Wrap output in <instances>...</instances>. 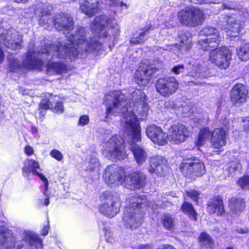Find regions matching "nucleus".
I'll list each match as a JSON object with an SVG mask.
<instances>
[{"instance_id":"nucleus-1","label":"nucleus","mask_w":249,"mask_h":249,"mask_svg":"<svg viewBox=\"0 0 249 249\" xmlns=\"http://www.w3.org/2000/svg\"><path fill=\"white\" fill-rule=\"evenodd\" d=\"M69 44L67 46L47 44L37 53L29 51L20 64L16 58H9V71L17 72L23 67L27 70L40 69L44 64L45 60L54 57L72 60L76 57H82L87 52H98L102 49V44L96 36H87V31L82 27H78L75 35L67 36Z\"/></svg>"},{"instance_id":"nucleus-2","label":"nucleus","mask_w":249,"mask_h":249,"mask_svg":"<svg viewBox=\"0 0 249 249\" xmlns=\"http://www.w3.org/2000/svg\"><path fill=\"white\" fill-rule=\"evenodd\" d=\"M106 107L105 121L112 116L122 115V125L124 127L126 120H129V124H132L135 117V121L138 122L136 113L142 117H146L148 114L149 106L147 99L144 92L140 89H135L130 93L128 101L125 96L120 91L114 90L108 92L104 99Z\"/></svg>"},{"instance_id":"nucleus-3","label":"nucleus","mask_w":249,"mask_h":249,"mask_svg":"<svg viewBox=\"0 0 249 249\" xmlns=\"http://www.w3.org/2000/svg\"><path fill=\"white\" fill-rule=\"evenodd\" d=\"M132 119L134 121L132 124H129V120L126 119V123L123 127L127 137L123 138L120 136H112L105 143L103 154L112 160H123L126 157L124 143L127 142L136 162L138 165H142L146 161L148 155L142 147L136 143L141 140V128L135 117Z\"/></svg>"},{"instance_id":"nucleus-4","label":"nucleus","mask_w":249,"mask_h":249,"mask_svg":"<svg viewBox=\"0 0 249 249\" xmlns=\"http://www.w3.org/2000/svg\"><path fill=\"white\" fill-rule=\"evenodd\" d=\"M127 206L123 216V221L127 228L135 229L140 226L142 221V214L140 208L151 207L153 209L162 207L160 203L152 204L145 196L136 194L126 200Z\"/></svg>"},{"instance_id":"nucleus-5","label":"nucleus","mask_w":249,"mask_h":249,"mask_svg":"<svg viewBox=\"0 0 249 249\" xmlns=\"http://www.w3.org/2000/svg\"><path fill=\"white\" fill-rule=\"evenodd\" d=\"M16 237L11 231L7 230L3 226L0 225V249H33L42 247L40 238L36 236L26 237L21 243L17 244L15 248Z\"/></svg>"},{"instance_id":"nucleus-6","label":"nucleus","mask_w":249,"mask_h":249,"mask_svg":"<svg viewBox=\"0 0 249 249\" xmlns=\"http://www.w3.org/2000/svg\"><path fill=\"white\" fill-rule=\"evenodd\" d=\"M100 199L103 202L99 205V210L103 215L112 218L119 212L121 203L117 194L105 191L101 195Z\"/></svg>"},{"instance_id":"nucleus-7","label":"nucleus","mask_w":249,"mask_h":249,"mask_svg":"<svg viewBox=\"0 0 249 249\" xmlns=\"http://www.w3.org/2000/svg\"><path fill=\"white\" fill-rule=\"evenodd\" d=\"M200 36H205L206 38H200L198 43L202 50L212 49L218 47L220 40V36L217 29L212 26H207L201 29Z\"/></svg>"},{"instance_id":"nucleus-8","label":"nucleus","mask_w":249,"mask_h":249,"mask_svg":"<svg viewBox=\"0 0 249 249\" xmlns=\"http://www.w3.org/2000/svg\"><path fill=\"white\" fill-rule=\"evenodd\" d=\"M210 51L209 60L216 66L221 69L228 68L230 60L231 59V53L230 49L226 47L219 48L213 47L212 49L204 50Z\"/></svg>"},{"instance_id":"nucleus-9","label":"nucleus","mask_w":249,"mask_h":249,"mask_svg":"<svg viewBox=\"0 0 249 249\" xmlns=\"http://www.w3.org/2000/svg\"><path fill=\"white\" fill-rule=\"evenodd\" d=\"M49 17H41L39 19V24L41 26H45L46 24L54 25V27L59 31H63L64 34L68 33L73 29V22L71 17H56L55 18L48 19Z\"/></svg>"},{"instance_id":"nucleus-10","label":"nucleus","mask_w":249,"mask_h":249,"mask_svg":"<svg viewBox=\"0 0 249 249\" xmlns=\"http://www.w3.org/2000/svg\"><path fill=\"white\" fill-rule=\"evenodd\" d=\"M103 178L107 185L118 186L124 182V171L115 165L108 166L105 169Z\"/></svg>"},{"instance_id":"nucleus-11","label":"nucleus","mask_w":249,"mask_h":249,"mask_svg":"<svg viewBox=\"0 0 249 249\" xmlns=\"http://www.w3.org/2000/svg\"><path fill=\"white\" fill-rule=\"evenodd\" d=\"M178 88V82L174 77L159 79L156 84L158 93L164 97H168L175 93Z\"/></svg>"},{"instance_id":"nucleus-12","label":"nucleus","mask_w":249,"mask_h":249,"mask_svg":"<svg viewBox=\"0 0 249 249\" xmlns=\"http://www.w3.org/2000/svg\"><path fill=\"white\" fill-rule=\"evenodd\" d=\"M181 171L185 174L186 172V175L193 177H200L204 175L205 172V169L204 163L196 158L188 160L182 163Z\"/></svg>"},{"instance_id":"nucleus-13","label":"nucleus","mask_w":249,"mask_h":249,"mask_svg":"<svg viewBox=\"0 0 249 249\" xmlns=\"http://www.w3.org/2000/svg\"><path fill=\"white\" fill-rule=\"evenodd\" d=\"M21 38L22 37L18 35V32L12 28L4 31L0 36V42L3 41L6 47L16 50L21 47Z\"/></svg>"},{"instance_id":"nucleus-14","label":"nucleus","mask_w":249,"mask_h":249,"mask_svg":"<svg viewBox=\"0 0 249 249\" xmlns=\"http://www.w3.org/2000/svg\"><path fill=\"white\" fill-rule=\"evenodd\" d=\"M158 70L159 68L154 64L140 66L134 75L135 82L142 86L147 84L150 79L151 75Z\"/></svg>"},{"instance_id":"nucleus-15","label":"nucleus","mask_w":249,"mask_h":249,"mask_svg":"<svg viewBox=\"0 0 249 249\" xmlns=\"http://www.w3.org/2000/svg\"><path fill=\"white\" fill-rule=\"evenodd\" d=\"M146 176L141 172H134L125 176L124 184L126 188L135 190L142 188L146 182Z\"/></svg>"},{"instance_id":"nucleus-16","label":"nucleus","mask_w":249,"mask_h":249,"mask_svg":"<svg viewBox=\"0 0 249 249\" xmlns=\"http://www.w3.org/2000/svg\"><path fill=\"white\" fill-rule=\"evenodd\" d=\"M188 136L189 132L187 128L179 123L174 124L170 127L167 136L170 141L176 143L184 142Z\"/></svg>"},{"instance_id":"nucleus-17","label":"nucleus","mask_w":249,"mask_h":249,"mask_svg":"<svg viewBox=\"0 0 249 249\" xmlns=\"http://www.w3.org/2000/svg\"><path fill=\"white\" fill-rule=\"evenodd\" d=\"M38 171H40V168L37 161L32 159H28L24 162V166L22 168L23 175L25 177H27L29 173H32L33 175L38 176L44 184V189L46 190L48 188V180L45 176L43 174L40 173Z\"/></svg>"},{"instance_id":"nucleus-18","label":"nucleus","mask_w":249,"mask_h":249,"mask_svg":"<svg viewBox=\"0 0 249 249\" xmlns=\"http://www.w3.org/2000/svg\"><path fill=\"white\" fill-rule=\"evenodd\" d=\"M178 41L180 42L178 44L168 46L163 49L173 51L178 49L181 53H185L189 51L191 46L192 41L191 34L188 31L182 32L178 36Z\"/></svg>"},{"instance_id":"nucleus-19","label":"nucleus","mask_w":249,"mask_h":249,"mask_svg":"<svg viewBox=\"0 0 249 249\" xmlns=\"http://www.w3.org/2000/svg\"><path fill=\"white\" fill-rule=\"evenodd\" d=\"M146 135L155 143L164 145L167 143V135L161 128L155 125H150L147 127Z\"/></svg>"},{"instance_id":"nucleus-20","label":"nucleus","mask_w":249,"mask_h":249,"mask_svg":"<svg viewBox=\"0 0 249 249\" xmlns=\"http://www.w3.org/2000/svg\"><path fill=\"white\" fill-rule=\"evenodd\" d=\"M248 91L242 84L238 83L232 89L231 92V100L234 105H240L247 100Z\"/></svg>"},{"instance_id":"nucleus-21","label":"nucleus","mask_w":249,"mask_h":249,"mask_svg":"<svg viewBox=\"0 0 249 249\" xmlns=\"http://www.w3.org/2000/svg\"><path fill=\"white\" fill-rule=\"evenodd\" d=\"M166 160L160 156H153L150 159L149 172L155 173L157 176H162L164 171L167 168Z\"/></svg>"},{"instance_id":"nucleus-22","label":"nucleus","mask_w":249,"mask_h":249,"mask_svg":"<svg viewBox=\"0 0 249 249\" xmlns=\"http://www.w3.org/2000/svg\"><path fill=\"white\" fill-rule=\"evenodd\" d=\"M227 22L228 26L227 27V36L231 37L238 36L244 27V22L239 19H235L234 17H228Z\"/></svg>"},{"instance_id":"nucleus-23","label":"nucleus","mask_w":249,"mask_h":249,"mask_svg":"<svg viewBox=\"0 0 249 249\" xmlns=\"http://www.w3.org/2000/svg\"><path fill=\"white\" fill-rule=\"evenodd\" d=\"M226 132L222 128H215L212 132L210 142L213 147L220 149L226 144Z\"/></svg>"},{"instance_id":"nucleus-24","label":"nucleus","mask_w":249,"mask_h":249,"mask_svg":"<svg viewBox=\"0 0 249 249\" xmlns=\"http://www.w3.org/2000/svg\"><path fill=\"white\" fill-rule=\"evenodd\" d=\"M207 209L210 213H216L218 215L223 214L225 210L222 197L216 196L211 198L208 202Z\"/></svg>"},{"instance_id":"nucleus-25","label":"nucleus","mask_w":249,"mask_h":249,"mask_svg":"<svg viewBox=\"0 0 249 249\" xmlns=\"http://www.w3.org/2000/svg\"><path fill=\"white\" fill-rule=\"evenodd\" d=\"M102 17H95L92 23L90 28L93 33L97 34L100 37H107V33L105 30L106 27L108 25L106 18H102Z\"/></svg>"},{"instance_id":"nucleus-26","label":"nucleus","mask_w":249,"mask_h":249,"mask_svg":"<svg viewBox=\"0 0 249 249\" xmlns=\"http://www.w3.org/2000/svg\"><path fill=\"white\" fill-rule=\"evenodd\" d=\"M53 7L48 4L39 3L37 6H33L29 9L28 14H34L36 16H47L53 14Z\"/></svg>"},{"instance_id":"nucleus-27","label":"nucleus","mask_w":249,"mask_h":249,"mask_svg":"<svg viewBox=\"0 0 249 249\" xmlns=\"http://www.w3.org/2000/svg\"><path fill=\"white\" fill-rule=\"evenodd\" d=\"M68 68L66 64L61 62H50L47 65V71L49 74H62L66 73Z\"/></svg>"},{"instance_id":"nucleus-28","label":"nucleus","mask_w":249,"mask_h":249,"mask_svg":"<svg viewBox=\"0 0 249 249\" xmlns=\"http://www.w3.org/2000/svg\"><path fill=\"white\" fill-rule=\"evenodd\" d=\"M229 206L232 213L238 214L245 210L246 203L242 198L232 197L229 200Z\"/></svg>"},{"instance_id":"nucleus-29","label":"nucleus","mask_w":249,"mask_h":249,"mask_svg":"<svg viewBox=\"0 0 249 249\" xmlns=\"http://www.w3.org/2000/svg\"><path fill=\"white\" fill-rule=\"evenodd\" d=\"M180 23L187 26L201 25L205 20L204 17H178Z\"/></svg>"},{"instance_id":"nucleus-30","label":"nucleus","mask_w":249,"mask_h":249,"mask_svg":"<svg viewBox=\"0 0 249 249\" xmlns=\"http://www.w3.org/2000/svg\"><path fill=\"white\" fill-rule=\"evenodd\" d=\"M88 165L86 167V170L90 172H98L99 171L100 165L98 160L97 158L96 153H93L88 156L87 159Z\"/></svg>"},{"instance_id":"nucleus-31","label":"nucleus","mask_w":249,"mask_h":249,"mask_svg":"<svg viewBox=\"0 0 249 249\" xmlns=\"http://www.w3.org/2000/svg\"><path fill=\"white\" fill-rule=\"evenodd\" d=\"M190 65H192V67H190V69H192V71L191 72V75L192 76H196L197 77H205L206 75L203 72H205V69L203 67H201L200 63L198 62H194V61H192L190 62Z\"/></svg>"},{"instance_id":"nucleus-32","label":"nucleus","mask_w":249,"mask_h":249,"mask_svg":"<svg viewBox=\"0 0 249 249\" xmlns=\"http://www.w3.org/2000/svg\"><path fill=\"white\" fill-rule=\"evenodd\" d=\"M178 16H202V12L197 7L187 6L178 12Z\"/></svg>"},{"instance_id":"nucleus-33","label":"nucleus","mask_w":249,"mask_h":249,"mask_svg":"<svg viewBox=\"0 0 249 249\" xmlns=\"http://www.w3.org/2000/svg\"><path fill=\"white\" fill-rule=\"evenodd\" d=\"M181 210L183 213L187 214L190 218L196 221L197 214L191 203L184 201L181 206Z\"/></svg>"},{"instance_id":"nucleus-34","label":"nucleus","mask_w":249,"mask_h":249,"mask_svg":"<svg viewBox=\"0 0 249 249\" xmlns=\"http://www.w3.org/2000/svg\"><path fill=\"white\" fill-rule=\"evenodd\" d=\"M212 132L208 128H204L200 131L197 141V145H201L208 139H210Z\"/></svg>"},{"instance_id":"nucleus-35","label":"nucleus","mask_w":249,"mask_h":249,"mask_svg":"<svg viewBox=\"0 0 249 249\" xmlns=\"http://www.w3.org/2000/svg\"><path fill=\"white\" fill-rule=\"evenodd\" d=\"M237 54L243 61L249 59V43H245L237 50Z\"/></svg>"},{"instance_id":"nucleus-36","label":"nucleus","mask_w":249,"mask_h":249,"mask_svg":"<svg viewBox=\"0 0 249 249\" xmlns=\"http://www.w3.org/2000/svg\"><path fill=\"white\" fill-rule=\"evenodd\" d=\"M199 242L203 247L206 246L207 249H212L213 241L211 236L207 233H201L199 237Z\"/></svg>"},{"instance_id":"nucleus-37","label":"nucleus","mask_w":249,"mask_h":249,"mask_svg":"<svg viewBox=\"0 0 249 249\" xmlns=\"http://www.w3.org/2000/svg\"><path fill=\"white\" fill-rule=\"evenodd\" d=\"M163 225L167 230H171L174 227V220L169 215L165 214L162 218Z\"/></svg>"},{"instance_id":"nucleus-38","label":"nucleus","mask_w":249,"mask_h":249,"mask_svg":"<svg viewBox=\"0 0 249 249\" xmlns=\"http://www.w3.org/2000/svg\"><path fill=\"white\" fill-rule=\"evenodd\" d=\"M148 29H145L143 32L139 34V36L138 37L133 38L130 40V43L133 44H138L142 43V42H144L147 36L146 33L148 31Z\"/></svg>"},{"instance_id":"nucleus-39","label":"nucleus","mask_w":249,"mask_h":249,"mask_svg":"<svg viewBox=\"0 0 249 249\" xmlns=\"http://www.w3.org/2000/svg\"><path fill=\"white\" fill-rule=\"evenodd\" d=\"M51 99V98H50L48 100H47L46 99H42L39 104L40 109H44L45 110L48 109L53 108V105Z\"/></svg>"},{"instance_id":"nucleus-40","label":"nucleus","mask_w":249,"mask_h":249,"mask_svg":"<svg viewBox=\"0 0 249 249\" xmlns=\"http://www.w3.org/2000/svg\"><path fill=\"white\" fill-rule=\"evenodd\" d=\"M238 184L244 190L249 189V176H244L238 181Z\"/></svg>"},{"instance_id":"nucleus-41","label":"nucleus","mask_w":249,"mask_h":249,"mask_svg":"<svg viewBox=\"0 0 249 249\" xmlns=\"http://www.w3.org/2000/svg\"><path fill=\"white\" fill-rule=\"evenodd\" d=\"M50 154L52 158L55 159L58 161H61L63 160V156L62 154L60 151H59L57 149H53L50 152Z\"/></svg>"},{"instance_id":"nucleus-42","label":"nucleus","mask_w":249,"mask_h":249,"mask_svg":"<svg viewBox=\"0 0 249 249\" xmlns=\"http://www.w3.org/2000/svg\"><path fill=\"white\" fill-rule=\"evenodd\" d=\"M53 111L57 114H61L64 112V107L62 101H58L56 103Z\"/></svg>"},{"instance_id":"nucleus-43","label":"nucleus","mask_w":249,"mask_h":249,"mask_svg":"<svg viewBox=\"0 0 249 249\" xmlns=\"http://www.w3.org/2000/svg\"><path fill=\"white\" fill-rule=\"evenodd\" d=\"M108 4L111 6H114L118 7H122L124 6L127 8V5L126 3L123 2L120 0H109Z\"/></svg>"},{"instance_id":"nucleus-44","label":"nucleus","mask_w":249,"mask_h":249,"mask_svg":"<svg viewBox=\"0 0 249 249\" xmlns=\"http://www.w3.org/2000/svg\"><path fill=\"white\" fill-rule=\"evenodd\" d=\"M89 117L87 115L81 116L78 121V125L79 126H84L88 124L89 123Z\"/></svg>"},{"instance_id":"nucleus-45","label":"nucleus","mask_w":249,"mask_h":249,"mask_svg":"<svg viewBox=\"0 0 249 249\" xmlns=\"http://www.w3.org/2000/svg\"><path fill=\"white\" fill-rule=\"evenodd\" d=\"M241 168V165L237 161H232L230 163L229 170L230 172L239 171Z\"/></svg>"},{"instance_id":"nucleus-46","label":"nucleus","mask_w":249,"mask_h":249,"mask_svg":"<svg viewBox=\"0 0 249 249\" xmlns=\"http://www.w3.org/2000/svg\"><path fill=\"white\" fill-rule=\"evenodd\" d=\"M184 68L183 65H178L173 67L171 71L175 74H179L184 71Z\"/></svg>"},{"instance_id":"nucleus-47","label":"nucleus","mask_w":249,"mask_h":249,"mask_svg":"<svg viewBox=\"0 0 249 249\" xmlns=\"http://www.w3.org/2000/svg\"><path fill=\"white\" fill-rule=\"evenodd\" d=\"M41 190H42V191L43 194L44 195V196L47 197L44 199V201H42V199H40L41 203L42 204H44V205L45 206H48L50 203L49 198L47 195L48 188L46 190H45L44 189V184H43V185L41 187Z\"/></svg>"},{"instance_id":"nucleus-48","label":"nucleus","mask_w":249,"mask_h":249,"mask_svg":"<svg viewBox=\"0 0 249 249\" xmlns=\"http://www.w3.org/2000/svg\"><path fill=\"white\" fill-rule=\"evenodd\" d=\"M188 196H189L193 200L197 201L198 198L199 193L196 190H191L187 192Z\"/></svg>"},{"instance_id":"nucleus-49","label":"nucleus","mask_w":249,"mask_h":249,"mask_svg":"<svg viewBox=\"0 0 249 249\" xmlns=\"http://www.w3.org/2000/svg\"><path fill=\"white\" fill-rule=\"evenodd\" d=\"M24 151L25 153L28 156L33 155L34 152L33 147L30 145L26 146L24 148Z\"/></svg>"},{"instance_id":"nucleus-50","label":"nucleus","mask_w":249,"mask_h":249,"mask_svg":"<svg viewBox=\"0 0 249 249\" xmlns=\"http://www.w3.org/2000/svg\"><path fill=\"white\" fill-rule=\"evenodd\" d=\"M157 249H176L170 245L165 244L160 246Z\"/></svg>"},{"instance_id":"nucleus-51","label":"nucleus","mask_w":249,"mask_h":249,"mask_svg":"<svg viewBox=\"0 0 249 249\" xmlns=\"http://www.w3.org/2000/svg\"><path fill=\"white\" fill-rule=\"evenodd\" d=\"M13 11L7 8H4L2 12V14H6L9 16H11L13 14Z\"/></svg>"},{"instance_id":"nucleus-52","label":"nucleus","mask_w":249,"mask_h":249,"mask_svg":"<svg viewBox=\"0 0 249 249\" xmlns=\"http://www.w3.org/2000/svg\"><path fill=\"white\" fill-rule=\"evenodd\" d=\"M151 246L148 244L141 245L138 247V249H151Z\"/></svg>"},{"instance_id":"nucleus-53","label":"nucleus","mask_w":249,"mask_h":249,"mask_svg":"<svg viewBox=\"0 0 249 249\" xmlns=\"http://www.w3.org/2000/svg\"><path fill=\"white\" fill-rule=\"evenodd\" d=\"M4 58V53L2 50L0 48V64L1 63Z\"/></svg>"},{"instance_id":"nucleus-54","label":"nucleus","mask_w":249,"mask_h":249,"mask_svg":"<svg viewBox=\"0 0 249 249\" xmlns=\"http://www.w3.org/2000/svg\"><path fill=\"white\" fill-rule=\"evenodd\" d=\"M48 228L47 227H45L43 229L41 233L43 235L45 236L48 234Z\"/></svg>"},{"instance_id":"nucleus-55","label":"nucleus","mask_w":249,"mask_h":249,"mask_svg":"<svg viewBox=\"0 0 249 249\" xmlns=\"http://www.w3.org/2000/svg\"><path fill=\"white\" fill-rule=\"evenodd\" d=\"M31 131L33 133H36L37 132V129L36 127L33 126L31 128Z\"/></svg>"},{"instance_id":"nucleus-56","label":"nucleus","mask_w":249,"mask_h":249,"mask_svg":"<svg viewBox=\"0 0 249 249\" xmlns=\"http://www.w3.org/2000/svg\"><path fill=\"white\" fill-rule=\"evenodd\" d=\"M14 1L18 3H25L28 1V0H14Z\"/></svg>"},{"instance_id":"nucleus-57","label":"nucleus","mask_w":249,"mask_h":249,"mask_svg":"<svg viewBox=\"0 0 249 249\" xmlns=\"http://www.w3.org/2000/svg\"><path fill=\"white\" fill-rule=\"evenodd\" d=\"M247 230H244L243 229H240L238 230V232L240 233H245L247 232Z\"/></svg>"},{"instance_id":"nucleus-58","label":"nucleus","mask_w":249,"mask_h":249,"mask_svg":"<svg viewBox=\"0 0 249 249\" xmlns=\"http://www.w3.org/2000/svg\"><path fill=\"white\" fill-rule=\"evenodd\" d=\"M40 113L42 116L45 115V111H44L41 110L40 112Z\"/></svg>"},{"instance_id":"nucleus-59","label":"nucleus","mask_w":249,"mask_h":249,"mask_svg":"<svg viewBox=\"0 0 249 249\" xmlns=\"http://www.w3.org/2000/svg\"><path fill=\"white\" fill-rule=\"evenodd\" d=\"M104 232H105V235L106 236H107V230L105 228V229H104Z\"/></svg>"},{"instance_id":"nucleus-60","label":"nucleus","mask_w":249,"mask_h":249,"mask_svg":"<svg viewBox=\"0 0 249 249\" xmlns=\"http://www.w3.org/2000/svg\"><path fill=\"white\" fill-rule=\"evenodd\" d=\"M232 249V248H227V249Z\"/></svg>"},{"instance_id":"nucleus-61","label":"nucleus","mask_w":249,"mask_h":249,"mask_svg":"<svg viewBox=\"0 0 249 249\" xmlns=\"http://www.w3.org/2000/svg\"><path fill=\"white\" fill-rule=\"evenodd\" d=\"M108 32L109 33H110V32H111L109 30H108Z\"/></svg>"}]
</instances>
